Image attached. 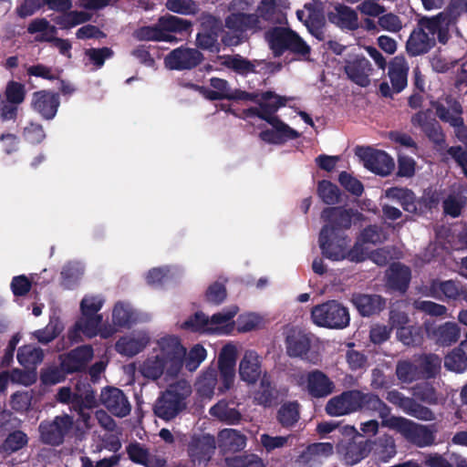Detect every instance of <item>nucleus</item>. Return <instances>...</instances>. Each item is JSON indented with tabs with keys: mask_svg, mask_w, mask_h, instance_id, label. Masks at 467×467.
<instances>
[{
	"mask_svg": "<svg viewBox=\"0 0 467 467\" xmlns=\"http://www.w3.org/2000/svg\"><path fill=\"white\" fill-rule=\"evenodd\" d=\"M185 348L174 335H163L154 341L148 357L139 364V372L146 379L156 380L177 377L183 368Z\"/></svg>",
	"mask_w": 467,
	"mask_h": 467,
	"instance_id": "1",
	"label": "nucleus"
},
{
	"mask_svg": "<svg viewBox=\"0 0 467 467\" xmlns=\"http://www.w3.org/2000/svg\"><path fill=\"white\" fill-rule=\"evenodd\" d=\"M252 0H233L229 4L232 11L225 18L223 27L228 32L223 36L222 41L226 46H237L247 39V33H256L262 30L261 19L256 14L244 11L251 5Z\"/></svg>",
	"mask_w": 467,
	"mask_h": 467,
	"instance_id": "2",
	"label": "nucleus"
},
{
	"mask_svg": "<svg viewBox=\"0 0 467 467\" xmlns=\"http://www.w3.org/2000/svg\"><path fill=\"white\" fill-rule=\"evenodd\" d=\"M265 38L275 57L288 53L296 60H309L310 46L290 27H271L265 33Z\"/></svg>",
	"mask_w": 467,
	"mask_h": 467,
	"instance_id": "3",
	"label": "nucleus"
},
{
	"mask_svg": "<svg viewBox=\"0 0 467 467\" xmlns=\"http://www.w3.org/2000/svg\"><path fill=\"white\" fill-rule=\"evenodd\" d=\"M192 23L187 19L166 14L158 18L150 26L137 28L133 36L138 41L174 42L177 40L173 34H182L191 31Z\"/></svg>",
	"mask_w": 467,
	"mask_h": 467,
	"instance_id": "4",
	"label": "nucleus"
},
{
	"mask_svg": "<svg viewBox=\"0 0 467 467\" xmlns=\"http://www.w3.org/2000/svg\"><path fill=\"white\" fill-rule=\"evenodd\" d=\"M348 244L347 238L338 236L333 227L324 225L320 232L319 245L325 256L333 261L348 259L351 262H361L367 258V253L359 251L360 242H356L351 249H348Z\"/></svg>",
	"mask_w": 467,
	"mask_h": 467,
	"instance_id": "5",
	"label": "nucleus"
},
{
	"mask_svg": "<svg viewBox=\"0 0 467 467\" xmlns=\"http://www.w3.org/2000/svg\"><path fill=\"white\" fill-rule=\"evenodd\" d=\"M238 373L240 379L248 385L254 384L261 379V391L254 395V400L258 404L267 405L272 397L271 384L268 379L262 376V358L253 349H246L239 362Z\"/></svg>",
	"mask_w": 467,
	"mask_h": 467,
	"instance_id": "6",
	"label": "nucleus"
},
{
	"mask_svg": "<svg viewBox=\"0 0 467 467\" xmlns=\"http://www.w3.org/2000/svg\"><path fill=\"white\" fill-rule=\"evenodd\" d=\"M191 393L192 387L185 380H180L169 386L155 402V414L165 420L174 419L180 412L186 409V400Z\"/></svg>",
	"mask_w": 467,
	"mask_h": 467,
	"instance_id": "7",
	"label": "nucleus"
},
{
	"mask_svg": "<svg viewBox=\"0 0 467 467\" xmlns=\"http://www.w3.org/2000/svg\"><path fill=\"white\" fill-rule=\"evenodd\" d=\"M199 32L196 35V47L202 50L219 49L218 38L223 32V23L219 16L202 12L199 17Z\"/></svg>",
	"mask_w": 467,
	"mask_h": 467,
	"instance_id": "8",
	"label": "nucleus"
},
{
	"mask_svg": "<svg viewBox=\"0 0 467 467\" xmlns=\"http://www.w3.org/2000/svg\"><path fill=\"white\" fill-rule=\"evenodd\" d=\"M312 319L319 327L343 328L349 323V315L343 306L336 301H329L313 308Z\"/></svg>",
	"mask_w": 467,
	"mask_h": 467,
	"instance_id": "9",
	"label": "nucleus"
},
{
	"mask_svg": "<svg viewBox=\"0 0 467 467\" xmlns=\"http://www.w3.org/2000/svg\"><path fill=\"white\" fill-rule=\"evenodd\" d=\"M354 152L364 167L375 175H391L394 171V160L384 150L369 146H357Z\"/></svg>",
	"mask_w": 467,
	"mask_h": 467,
	"instance_id": "10",
	"label": "nucleus"
},
{
	"mask_svg": "<svg viewBox=\"0 0 467 467\" xmlns=\"http://www.w3.org/2000/svg\"><path fill=\"white\" fill-rule=\"evenodd\" d=\"M384 426L396 431L407 440L421 447L431 445L434 441L432 431L426 426L417 424L402 417L386 420Z\"/></svg>",
	"mask_w": 467,
	"mask_h": 467,
	"instance_id": "11",
	"label": "nucleus"
},
{
	"mask_svg": "<svg viewBox=\"0 0 467 467\" xmlns=\"http://www.w3.org/2000/svg\"><path fill=\"white\" fill-rule=\"evenodd\" d=\"M447 106L441 102H434L432 107L436 116L443 122L455 128L457 138L467 146V126L464 125L462 104L451 97L446 98Z\"/></svg>",
	"mask_w": 467,
	"mask_h": 467,
	"instance_id": "12",
	"label": "nucleus"
},
{
	"mask_svg": "<svg viewBox=\"0 0 467 467\" xmlns=\"http://www.w3.org/2000/svg\"><path fill=\"white\" fill-rule=\"evenodd\" d=\"M102 316H85L81 315L76 322L74 328L69 332V337L73 340H78L81 336L91 338L99 335L103 338H108L116 333V328L111 325L101 327Z\"/></svg>",
	"mask_w": 467,
	"mask_h": 467,
	"instance_id": "13",
	"label": "nucleus"
},
{
	"mask_svg": "<svg viewBox=\"0 0 467 467\" xmlns=\"http://www.w3.org/2000/svg\"><path fill=\"white\" fill-rule=\"evenodd\" d=\"M289 100V98L280 96L275 91L266 90L261 92L260 101L255 102L258 105L256 107H250L244 109V115L247 118L257 117L260 119L269 122L273 115H275L279 109L285 107Z\"/></svg>",
	"mask_w": 467,
	"mask_h": 467,
	"instance_id": "14",
	"label": "nucleus"
},
{
	"mask_svg": "<svg viewBox=\"0 0 467 467\" xmlns=\"http://www.w3.org/2000/svg\"><path fill=\"white\" fill-rule=\"evenodd\" d=\"M296 383L315 398H324L335 390L334 382L322 371L313 370L296 377Z\"/></svg>",
	"mask_w": 467,
	"mask_h": 467,
	"instance_id": "15",
	"label": "nucleus"
},
{
	"mask_svg": "<svg viewBox=\"0 0 467 467\" xmlns=\"http://www.w3.org/2000/svg\"><path fill=\"white\" fill-rule=\"evenodd\" d=\"M203 59L202 53L197 48L181 46L165 57L164 64L171 70H190L198 67Z\"/></svg>",
	"mask_w": 467,
	"mask_h": 467,
	"instance_id": "16",
	"label": "nucleus"
},
{
	"mask_svg": "<svg viewBox=\"0 0 467 467\" xmlns=\"http://www.w3.org/2000/svg\"><path fill=\"white\" fill-rule=\"evenodd\" d=\"M363 393L358 390L343 392L330 399L326 405V411L333 417L349 414L362 408Z\"/></svg>",
	"mask_w": 467,
	"mask_h": 467,
	"instance_id": "17",
	"label": "nucleus"
},
{
	"mask_svg": "<svg viewBox=\"0 0 467 467\" xmlns=\"http://www.w3.org/2000/svg\"><path fill=\"white\" fill-rule=\"evenodd\" d=\"M238 353L237 346L232 342L224 345L218 356V368L223 387L222 392L229 389L235 379V363Z\"/></svg>",
	"mask_w": 467,
	"mask_h": 467,
	"instance_id": "18",
	"label": "nucleus"
},
{
	"mask_svg": "<svg viewBox=\"0 0 467 467\" xmlns=\"http://www.w3.org/2000/svg\"><path fill=\"white\" fill-rule=\"evenodd\" d=\"M60 105L59 94L49 90L36 91L32 95L31 107L46 120L53 119Z\"/></svg>",
	"mask_w": 467,
	"mask_h": 467,
	"instance_id": "19",
	"label": "nucleus"
},
{
	"mask_svg": "<svg viewBox=\"0 0 467 467\" xmlns=\"http://www.w3.org/2000/svg\"><path fill=\"white\" fill-rule=\"evenodd\" d=\"M100 403L113 415L123 418L131 410V406L122 390L114 387H108L101 390Z\"/></svg>",
	"mask_w": 467,
	"mask_h": 467,
	"instance_id": "20",
	"label": "nucleus"
},
{
	"mask_svg": "<svg viewBox=\"0 0 467 467\" xmlns=\"http://www.w3.org/2000/svg\"><path fill=\"white\" fill-rule=\"evenodd\" d=\"M238 311L236 306H232L208 317V334L219 336L232 334L235 328L234 318Z\"/></svg>",
	"mask_w": 467,
	"mask_h": 467,
	"instance_id": "21",
	"label": "nucleus"
},
{
	"mask_svg": "<svg viewBox=\"0 0 467 467\" xmlns=\"http://www.w3.org/2000/svg\"><path fill=\"white\" fill-rule=\"evenodd\" d=\"M150 336L144 330L135 331L119 338L116 351L121 356L133 357L140 353L150 343Z\"/></svg>",
	"mask_w": 467,
	"mask_h": 467,
	"instance_id": "22",
	"label": "nucleus"
},
{
	"mask_svg": "<svg viewBox=\"0 0 467 467\" xmlns=\"http://www.w3.org/2000/svg\"><path fill=\"white\" fill-rule=\"evenodd\" d=\"M372 70L371 63L364 56L356 55L346 61L345 72L348 78L360 87L366 88L370 84Z\"/></svg>",
	"mask_w": 467,
	"mask_h": 467,
	"instance_id": "23",
	"label": "nucleus"
},
{
	"mask_svg": "<svg viewBox=\"0 0 467 467\" xmlns=\"http://www.w3.org/2000/svg\"><path fill=\"white\" fill-rule=\"evenodd\" d=\"M411 123L420 127L427 138L436 146L442 149L445 144V134L440 123L430 118L429 114L424 111H419L413 115Z\"/></svg>",
	"mask_w": 467,
	"mask_h": 467,
	"instance_id": "24",
	"label": "nucleus"
},
{
	"mask_svg": "<svg viewBox=\"0 0 467 467\" xmlns=\"http://www.w3.org/2000/svg\"><path fill=\"white\" fill-rule=\"evenodd\" d=\"M71 426L72 419L69 416L57 417L52 422H45L40 425L41 439L46 443L58 445Z\"/></svg>",
	"mask_w": 467,
	"mask_h": 467,
	"instance_id": "25",
	"label": "nucleus"
},
{
	"mask_svg": "<svg viewBox=\"0 0 467 467\" xmlns=\"http://www.w3.org/2000/svg\"><path fill=\"white\" fill-rule=\"evenodd\" d=\"M386 399L392 404L398 406L406 414L421 420H434V414L431 410L415 403L411 399L402 396L397 390L389 391Z\"/></svg>",
	"mask_w": 467,
	"mask_h": 467,
	"instance_id": "26",
	"label": "nucleus"
},
{
	"mask_svg": "<svg viewBox=\"0 0 467 467\" xmlns=\"http://www.w3.org/2000/svg\"><path fill=\"white\" fill-rule=\"evenodd\" d=\"M183 275V269L178 265L152 267L144 274L146 284L152 287L161 286L168 281H177Z\"/></svg>",
	"mask_w": 467,
	"mask_h": 467,
	"instance_id": "27",
	"label": "nucleus"
},
{
	"mask_svg": "<svg viewBox=\"0 0 467 467\" xmlns=\"http://www.w3.org/2000/svg\"><path fill=\"white\" fill-rule=\"evenodd\" d=\"M435 46L433 37H430L422 28L412 30L406 42V51L410 57H418L428 53Z\"/></svg>",
	"mask_w": 467,
	"mask_h": 467,
	"instance_id": "28",
	"label": "nucleus"
},
{
	"mask_svg": "<svg viewBox=\"0 0 467 467\" xmlns=\"http://www.w3.org/2000/svg\"><path fill=\"white\" fill-rule=\"evenodd\" d=\"M409 67L404 57H395L389 66V78L393 92L400 93L407 86Z\"/></svg>",
	"mask_w": 467,
	"mask_h": 467,
	"instance_id": "29",
	"label": "nucleus"
},
{
	"mask_svg": "<svg viewBox=\"0 0 467 467\" xmlns=\"http://www.w3.org/2000/svg\"><path fill=\"white\" fill-rule=\"evenodd\" d=\"M140 319L138 312L129 303L119 302L112 310V324L116 332L119 327H130Z\"/></svg>",
	"mask_w": 467,
	"mask_h": 467,
	"instance_id": "30",
	"label": "nucleus"
},
{
	"mask_svg": "<svg viewBox=\"0 0 467 467\" xmlns=\"http://www.w3.org/2000/svg\"><path fill=\"white\" fill-rule=\"evenodd\" d=\"M215 449L214 438L204 434L194 438L190 445L189 452L192 461L206 462L210 459Z\"/></svg>",
	"mask_w": 467,
	"mask_h": 467,
	"instance_id": "31",
	"label": "nucleus"
},
{
	"mask_svg": "<svg viewBox=\"0 0 467 467\" xmlns=\"http://www.w3.org/2000/svg\"><path fill=\"white\" fill-rule=\"evenodd\" d=\"M310 348L308 337L298 329H291L286 337V348L289 356L303 357Z\"/></svg>",
	"mask_w": 467,
	"mask_h": 467,
	"instance_id": "32",
	"label": "nucleus"
},
{
	"mask_svg": "<svg viewBox=\"0 0 467 467\" xmlns=\"http://www.w3.org/2000/svg\"><path fill=\"white\" fill-rule=\"evenodd\" d=\"M218 444L224 451H235L245 447L246 438L236 430L224 429L219 433Z\"/></svg>",
	"mask_w": 467,
	"mask_h": 467,
	"instance_id": "33",
	"label": "nucleus"
},
{
	"mask_svg": "<svg viewBox=\"0 0 467 467\" xmlns=\"http://www.w3.org/2000/svg\"><path fill=\"white\" fill-rule=\"evenodd\" d=\"M358 213L353 214V217H358ZM322 218L326 222L325 225H329L334 228L335 233L338 228H348L351 224L352 215L348 211H343L338 208H328L322 213Z\"/></svg>",
	"mask_w": 467,
	"mask_h": 467,
	"instance_id": "34",
	"label": "nucleus"
},
{
	"mask_svg": "<svg viewBox=\"0 0 467 467\" xmlns=\"http://www.w3.org/2000/svg\"><path fill=\"white\" fill-rule=\"evenodd\" d=\"M359 313L363 316H370L380 311L384 306V301L379 296L356 295L352 299Z\"/></svg>",
	"mask_w": 467,
	"mask_h": 467,
	"instance_id": "35",
	"label": "nucleus"
},
{
	"mask_svg": "<svg viewBox=\"0 0 467 467\" xmlns=\"http://www.w3.org/2000/svg\"><path fill=\"white\" fill-rule=\"evenodd\" d=\"M130 459L138 464L147 467H163L165 462L162 459H154L149 451L140 444L133 443L127 448Z\"/></svg>",
	"mask_w": 467,
	"mask_h": 467,
	"instance_id": "36",
	"label": "nucleus"
},
{
	"mask_svg": "<svg viewBox=\"0 0 467 467\" xmlns=\"http://www.w3.org/2000/svg\"><path fill=\"white\" fill-rule=\"evenodd\" d=\"M389 285L394 289L405 291L410 280V270L400 264H393L388 271Z\"/></svg>",
	"mask_w": 467,
	"mask_h": 467,
	"instance_id": "37",
	"label": "nucleus"
},
{
	"mask_svg": "<svg viewBox=\"0 0 467 467\" xmlns=\"http://www.w3.org/2000/svg\"><path fill=\"white\" fill-rule=\"evenodd\" d=\"M428 336L443 345H450L458 340L460 330L454 323H445L436 329L426 327Z\"/></svg>",
	"mask_w": 467,
	"mask_h": 467,
	"instance_id": "38",
	"label": "nucleus"
},
{
	"mask_svg": "<svg viewBox=\"0 0 467 467\" xmlns=\"http://www.w3.org/2000/svg\"><path fill=\"white\" fill-rule=\"evenodd\" d=\"M93 357L90 346H82L70 352L63 366L68 371H75L85 366Z\"/></svg>",
	"mask_w": 467,
	"mask_h": 467,
	"instance_id": "39",
	"label": "nucleus"
},
{
	"mask_svg": "<svg viewBox=\"0 0 467 467\" xmlns=\"http://www.w3.org/2000/svg\"><path fill=\"white\" fill-rule=\"evenodd\" d=\"M210 414L226 424H237L241 420V413L234 407H230L225 400H220L210 409Z\"/></svg>",
	"mask_w": 467,
	"mask_h": 467,
	"instance_id": "40",
	"label": "nucleus"
},
{
	"mask_svg": "<svg viewBox=\"0 0 467 467\" xmlns=\"http://www.w3.org/2000/svg\"><path fill=\"white\" fill-rule=\"evenodd\" d=\"M217 384V374L214 369L205 371L195 384L196 393L202 400H210Z\"/></svg>",
	"mask_w": 467,
	"mask_h": 467,
	"instance_id": "41",
	"label": "nucleus"
},
{
	"mask_svg": "<svg viewBox=\"0 0 467 467\" xmlns=\"http://www.w3.org/2000/svg\"><path fill=\"white\" fill-rule=\"evenodd\" d=\"M329 21L348 29H355L358 26V15L348 6L339 5L336 13H330Z\"/></svg>",
	"mask_w": 467,
	"mask_h": 467,
	"instance_id": "42",
	"label": "nucleus"
},
{
	"mask_svg": "<svg viewBox=\"0 0 467 467\" xmlns=\"http://www.w3.org/2000/svg\"><path fill=\"white\" fill-rule=\"evenodd\" d=\"M74 407L78 410L79 418L87 428L89 427L88 420L90 419L89 413L86 412V409H92L96 407L97 400L94 392L91 389H87L83 395H78L73 400Z\"/></svg>",
	"mask_w": 467,
	"mask_h": 467,
	"instance_id": "43",
	"label": "nucleus"
},
{
	"mask_svg": "<svg viewBox=\"0 0 467 467\" xmlns=\"http://www.w3.org/2000/svg\"><path fill=\"white\" fill-rule=\"evenodd\" d=\"M56 17L55 22L61 29H69L90 20L91 16L84 11H67Z\"/></svg>",
	"mask_w": 467,
	"mask_h": 467,
	"instance_id": "44",
	"label": "nucleus"
},
{
	"mask_svg": "<svg viewBox=\"0 0 467 467\" xmlns=\"http://www.w3.org/2000/svg\"><path fill=\"white\" fill-rule=\"evenodd\" d=\"M385 195L391 200L400 202L407 212L414 213L417 210L414 195L409 190L392 188L387 190Z\"/></svg>",
	"mask_w": 467,
	"mask_h": 467,
	"instance_id": "45",
	"label": "nucleus"
},
{
	"mask_svg": "<svg viewBox=\"0 0 467 467\" xmlns=\"http://www.w3.org/2000/svg\"><path fill=\"white\" fill-rule=\"evenodd\" d=\"M227 68L234 70L235 73L246 76L249 73L255 72V66L250 60L240 55L227 56L223 62Z\"/></svg>",
	"mask_w": 467,
	"mask_h": 467,
	"instance_id": "46",
	"label": "nucleus"
},
{
	"mask_svg": "<svg viewBox=\"0 0 467 467\" xmlns=\"http://www.w3.org/2000/svg\"><path fill=\"white\" fill-rule=\"evenodd\" d=\"M458 294V286L453 281H434L429 288V292L426 293L427 296L436 298H441L442 296L452 298L457 296Z\"/></svg>",
	"mask_w": 467,
	"mask_h": 467,
	"instance_id": "47",
	"label": "nucleus"
},
{
	"mask_svg": "<svg viewBox=\"0 0 467 467\" xmlns=\"http://www.w3.org/2000/svg\"><path fill=\"white\" fill-rule=\"evenodd\" d=\"M179 327L192 332L208 334V316L197 312L179 324Z\"/></svg>",
	"mask_w": 467,
	"mask_h": 467,
	"instance_id": "48",
	"label": "nucleus"
},
{
	"mask_svg": "<svg viewBox=\"0 0 467 467\" xmlns=\"http://www.w3.org/2000/svg\"><path fill=\"white\" fill-rule=\"evenodd\" d=\"M206 357V349L202 346L197 344L193 346L188 353L185 351L183 366H185L186 369L190 372H193L205 360Z\"/></svg>",
	"mask_w": 467,
	"mask_h": 467,
	"instance_id": "49",
	"label": "nucleus"
},
{
	"mask_svg": "<svg viewBox=\"0 0 467 467\" xmlns=\"http://www.w3.org/2000/svg\"><path fill=\"white\" fill-rule=\"evenodd\" d=\"M268 124L276 130L277 137H279L280 144H284L288 140H296L300 137V133L285 123L275 114L272 116Z\"/></svg>",
	"mask_w": 467,
	"mask_h": 467,
	"instance_id": "50",
	"label": "nucleus"
},
{
	"mask_svg": "<svg viewBox=\"0 0 467 467\" xmlns=\"http://www.w3.org/2000/svg\"><path fill=\"white\" fill-rule=\"evenodd\" d=\"M386 239V235L381 230L376 226H369L366 228L358 238L357 242H360V250L367 253L368 255V244H376L383 242Z\"/></svg>",
	"mask_w": 467,
	"mask_h": 467,
	"instance_id": "51",
	"label": "nucleus"
},
{
	"mask_svg": "<svg viewBox=\"0 0 467 467\" xmlns=\"http://www.w3.org/2000/svg\"><path fill=\"white\" fill-rule=\"evenodd\" d=\"M19 363L25 368L36 366L43 359L42 350L32 346H25L21 348L17 354Z\"/></svg>",
	"mask_w": 467,
	"mask_h": 467,
	"instance_id": "52",
	"label": "nucleus"
},
{
	"mask_svg": "<svg viewBox=\"0 0 467 467\" xmlns=\"http://www.w3.org/2000/svg\"><path fill=\"white\" fill-rule=\"evenodd\" d=\"M263 317L256 313H244L238 317L235 327L238 332L245 333L259 328L263 325Z\"/></svg>",
	"mask_w": 467,
	"mask_h": 467,
	"instance_id": "53",
	"label": "nucleus"
},
{
	"mask_svg": "<svg viewBox=\"0 0 467 467\" xmlns=\"http://www.w3.org/2000/svg\"><path fill=\"white\" fill-rule=\"evenodd\" d=\"M104 305V298L99 295H86L80 302L81 315L101 316L99 311Z\"/></svg>",
	"mask_w": 467,
	"mask_h": 467,
	"instance_id": "54",
	"label": "nucleus"
},
{
	"mask_svg": "<svg viewBox=\"0 0 467 467\" xmlns=\"http://www.w3.org/2000/svg\"><path fill=\"white\" fill-rule=\"evenodd\" d=\"M363 397L364 401L362 403V407L379 411V417L382 420L383 426L386 420L398 418L397 416H392L389 414V409L378 397L370 394H363Z\"/></svg>",
	"mask_w": 467,
	"mask_h": 467,
	"instance_id": "55",
	"label": "nucleus"
},
{
	"mask_svg": "<svg viewBox=\"0 0 467 467\" xmlns=\"http://www.w3.org/2000/svg\"><path fill=\"white\" fill-rule=\"evenodd\" d=\"M292 436H272L264 433L260 436L259 442L262 447L267 451L271 452L274 450L284 448L291 443Z\"/></svg>",
	"mask_w": 467,
	"mask_h": 467,
	"instance_id": "56",
	"label": "nucleus"
},
{
	"mask_svg": "<svg viewBox=\"0 0 467 467\" xmlns=\"http://www.w3.org/2000/svg\"><path fill=\"white\" fill-rule=\"evenodd\" d=\"M5 100L12 104H21L26 98L25 85L15 80H10L5 87Z\"/></svg>",
	"mask_w": 467,
	"mask_h": 467,
	"instance_id": "57",
	"label": "nucleus"
},
{
	"mask_svg": "<svg viewBox=\"0 0 467 467\" xmlns=\"http://www.w3.org/2000/svg\"><path fill=\"white\" fill-rule=\"evenodd\" d=\"M63 328L62 321L58 317H52L45 329L36 332V337L40 342L47 343L54 339Z\"/></svg>",
	"mask_w": 467,
	"mask_h": 467,
	"instance_id": "58",
	"label": "nucleus"
},
{
	"mask_svg": "<svg viewBox=\"0 0 467 467\" xmlns=\"http://www.w3.org/2000/svg\"><path fill=\"white\" fill-rule=\"evenodd\" d=\"M333 453V446L329 442L315 443L308 446L304 457L308 461L319 462Z\"/></svg>",
	"mask_w": 467,
	"mask_h": 467,
	"instance_id": "59",
	"label": "nucleus"
},
{
	"mask_svg": "<svg viewBox=\"0 0 467 467\" xmlns=\"http://www.w3.org/2000/svg\"><path fill=\"white\" fill-rule=\"evenodd\" d=\"M445 367L454 372H462L467 368V358L462 348H457L450 353L444 361Z\"/></svg>",
	"mask_w": 467,
	"mask_h": 467,
	"instance_id": "60",
	"label": "nucleus"
},
{
	"mask_svg": "<svg viewBox=\"0 0 467 467\" xmlns=\"http://www.w3.org/2000/svg\"><path fill=\"white\" fill-rule=\"evenodd\" d=\"M450 18L448 14L443 12L438 14L437 16L427 17L424 16L419 20V27L422 28L424 31L427 29L429 34L434 36L437 31L446 24V21Z\"/></svg>",
	"mask_w": 467,
	"mask_h": 467,
	"instance_id": "61",
	"label": "nucleus"
},
{
	"mask_svg": "<svg viewBox=\"0 0 467 467\" xmlns=\"http://www.w3.org/2000/svg\"><path fill=\"white\" fill-rule=\"evenodd\" d=\"M28 439L26 433L20 431L10 433L2 445V450L12 453L22 449L27 444Z\"/></svg>",
	"mask_w": 467,
	"mask_h": 467,
	"instance_id": "62",
	"label": "nucleus"
},
{
	"mask_svg": "<svg viewBox=\"0 0 467 467\" xmlns=\"http://www.w3.org/2000/svg\"><path fill=\"white\" fill-rule=\"evenodd\" d=\"M299 418L298 404L288 402L282 405L278 411V420L283 426H291Z\"/></svg>",
	"mask_w": 467,
	"mask_h": 467,
	"instance_id": "63",
	"label": "nucleus"
},
{
	"mask_svg": "<svg viewBox=\"0 0 467 467\" xmlns=\"http://www.w3.org/2000/svg\"><path fill=\"white\" fill-rule=\"evenodd\" d=\"M230 467H265L263 460L255 455H242L227 459Z\"/></svg>",
	"mask_w": 467,
	"mask_h": 467,
	"instance_id": "64",
	"label": "nucleus"
}]
</instances>
